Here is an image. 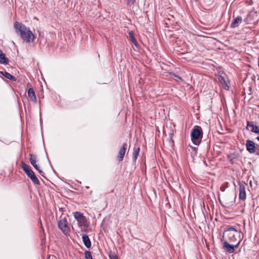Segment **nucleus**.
<instances>
[{
  "instance_id": "393cba45",
  "label": "nucleus",
  "mask_w": 259,
  "mask_h": 259,
  "mask_svg": "<svg viewBox=\"0 0 259 259\" xmlns=\"http://www.w3.org/2000/svg\"><path fill=\"white\" fill-rule=\"evenodd\" d=\"M225 89H226V90H228L229 89V86H226V87H225Z\"/></svg>"
},
{
  "instance_id": "423d86ee",
  "label": "nucleus",
  "mask_w": 259,
  "mask_h": 259,
  "mask_svg": "<svg viewBox=\"0 0 259 259\" xmlns=\"http://www.w3.org/2000/svg\"><path fill=\"white\" fill-rule=\"evenodd\" d=\"M73 214L74 217L77 221L80 226H85L87 220L85 216L83 215V214L79 211H75Z\"/></svg>"
},
{
  "instance_id": "aec40b11",
  "label": "nucleus",
  "mask_w": 259,
  "mask_h": 259,
  "mask_svg": "<svg viewBox=\"0 0 259 259\" xmlns=\"http://www.w3.org/2000/svg\"><path fill=\"white\" fill-rule=\"evenodd\" d=\"M85 259H93L92 253L90 251H85L84 252Z\"/></svg>"
},
{
  "instance_id": "2eb2a0df",
  "label": "nucleus",
  "mask_w": 259,
  "mask_h": 259,
  "mask_svg": "<svg viewBox=\"0 0 259 259\" xmlns=\"http://www.w3.org/2000/svg\"><path fill=\"white\" fill-rule=\"evenodd\" d=\"M9 63V59L5 57V54L0 50V63L7 64Z\"/></svg>"
},
{
  "instance_id": "f257e3e1",
  "label": "nucleus",
  "mask_w": 259,
  "mask_h": 259,
  "mask_svg": "<svg viewBox=\"0 0 259 259\" xmlns=\"http://www.w3.org/2000/svg\"><path fill=\"white\" fill-rule=\"evenodd\" d=\"M14 27L16 33L20 35L23 41L28 43L33 41L34 35L29 28L18 22L14 23Z\"/></svg>"
},
{
  "instance_id": "9b49d317",
  "label": "nucleus",
  "mask_w": 259,
  "mask_h": 259,
  "mask_svg": "<svg viewBox=\"0 0 259 259\" xmlns=\"http://www.w3.org/2000/svg\"><path fill=\"white\" fill-rule=\"evenodd\" d=\"M249 127H251V132L259 134V128L257 126L254 125L253 122H247L246 128L248 129Z\"/></svg>"
},
{
  "instance_id": "4be33fe9",
  "label": "nucleus",
  "mask_w": 259,
  "mask_h": 259,
  "mask_svg": "<svg viewBox=\"0 0 259 259\" xmlns=\"http://www.w3.org/2000/svg\"><path fill=\"white\" fill-rule=\"evenodd\" d=\"M109 258L110 259H118V257L114 254H110Z\"/></svg>"
},
{
  "instance_id": "dca6fc26",
  "label": "nucleus",
  "mask_w": 259,
  "mask_h": 259,
  "mask_svg": "<svg viewBox=\"0 0 259 259\" xmlns=\"http://www.w3.org/2000/svg\"><path fill=\"white\" fill-rule=\"evenodd\" d=\"M1 73L6 78L9 79L10 80H13V81H16V78L11 75L9 72L4 71H1Z\"/></svg>"
},
{
  "instance_id": "ddd939ff",
  "label": "nucleus",
  "mask_w": 259,
  "mask_h": 259,
  "mask_svg": "<svg viewBox=\"0 0 259 259\" xmlns=\"http://www.w3.org/2000/svg\"><path fill=\"white\" fill-rule=\"evenodd\" d=\"M82 241L85 246L90 248L91 246V242L89 236L87 234H83L82 236Z\"/></svg>"
},
{
  "instance_id": "20e7f679",
  "label": "nucleus",
  "mask_w": 259,
  "mask_h": 259,
  "mask_svg": "<svg viewBox=\"0 0 259 259\" xmlns=\"http://www.w3.org/2000/svg\"><path fill=\"white\" fill-rule=\"evenodd\" d=\"M58 226L60 230L65 234L67 235L70 232V227L67 219L66 217L61 218L58 223Z\"/></svg>"
},
{
  "instance_id": "6e6552de",
  "label": "nucleus",
  "mask_w": 259,
  "mask_h": 259,
  "mask_svg": "<svg viewBox=\"0 0 259 259\" xmlns=\"http://www.w3.org/2000/svg\"><path fill=\"white\" fill-rule=\"evenodd\" d=\"M239 199L240 200H244L246 199L245 187L247 186V184L244 182L241 181L239 182Z\"/></svg>"
},
{
  "instance_id": "b1692460",
  "label": "nucleus",
  "mask_w": 259,
  "mask_h": 259,
  "mask_svg": "<svg viewBox=\"0 0 259 259\" xmlns=\"http://www.w3.org/2000/svg\"><path fill=\"white\" fill-rule=\"evenodd\" d=\"M174 75L176 77H177L178 79H180V80H182V78H181L180 76H179L178 75H176L175 74H174Z\"/></svg>"
},
{
  "instance_id": "9d476101",
  "label": "nucleus",
  "mask_w": 259,
  "mask_h": 259,
  "mask_svg": "<svg viewBox=\"0 0 259 259\" xmlns=\"http://www.w3.org/2000/svg\"><path fill=\"white\" fill-rule=\"evenodd\" d=\"M127 145L126 143L123 144L121 147L120 148L118 156H117V160L119 161H122L123 160L124 156L125 155V151L127 148Z\"/></svg>"
},
{
  "instance_id": "a878e982",
  "label": "nucleus",
  "mask_w": 259,
  "mask_h": 259,
  "mask_svg": "<svg viewBox=\"0 0 259 259\" xmlns=\"http://www.w3.org/2000/svg\"><path fill=\"white\" fill-rule=\"evenodd\" d=\"M256 139L259 141V137H257Z\"/></svg>"
},
{
  "instance_id": "f3484780",
  "label": "nucleus",
  "mask_w": 259,
  "mask_h": 259,
  "mask_svg": "<svg viewBox=\"0 0 259 259\" xmlns=\"http://www.w3.org/2000/svg\"><path fill=\"white\" fill-rule=\"evenodd\" d=\"M139 151H140V147H138L137 148H136V147L134 148V151L133 154L132 158H133V161L135 162L136 161V160L137 159L139 153Z\"/></svg>"
},
{
  "instance_id": "5701e85b",
  "label": "nucleus",
  "mask_w": 259,
  "mask_h": 259,
  "mask_svg": "<svg viewBox=\"0 0 259 259\" xmlns=\"http://www.w3.org/2000/svg\"><path fill=\"white\" fill-rule=\"evenodd\" d=\"M235 155V154H231L230 155L229 157L230 158V160H232V158H235V157L234 156Z\"/></svg>"
},
{
  "instance_id": "412c9836",
  "label": "nucleus",
  "mask_w": 259,
  "mask_h": 259,
  "mask_svg": "<svg viewBox=\"0 0 259 259\" xmlns=\"http://www.w3.org/2000/svg\"><path fill=\"white\" fill-rule=\"evenodd\" d=\"M36 170L38 171L39 174H40L42 176V174H44V172L40 170L39 168V166L37 165V164H34V165H32Z\"/></svg>"
},
{
  "instance_id": "6ab92c4d",
  "label": "nucleus",
  "mask_w": 259,
  "mask_h": 259,
  "mask_svg": "<svg viewBox=\"0 0 259 259\" xmlns=\"http://www.w3.org/2000/svg\"><path fill=\"white\" fill-rule=\"evenodd\" d=\"M129 37L131 39V41L136 46L138 45V42L135 38L134 33L132 31H130L128 33Z\"/></svg>"
},
{
  "instance_id": "f8f14e48",
  "label": "nucleus",
  "mask_w": 259,
  "mask_h": 259,
  "mask_svg": "<svg viewBox=\"0 0 259 259\" xmlns=\"http://www.w3.org/2000/svg\"><path fill=\"white\" fill-rule=\"evenodd\" d=\"M242 21V18L241 16H238L235 18L231 24V28H236L239 26V24L241 23Z\"/></svg>"
},
{
  "instance_id": "0eeeda50",
  "label": "nucleus",
  "mask_w": 259,
  "mask_h": 259,
  "mask_svg": "<svg viewBox=\"0 0 259 259\" xmlns=\"http://www.w3.org/2000/svg\"><path fill=\"white\" fill-rule=\"evenodd\" d=\"M246 146L247 150L250 153L256 152L257 154H259V149L256 148L255 143L253 141L249 140H247Z\"/></svg>"
},
{
  "instance_id": "f03ea898",
  "label": "nucleus",
  "mask_w": 259,
  "mask_h": 259,
  "mask_svg": "<svg viewBox=\"0 0 259 259\" xmlns=\"http://www.w3.org/2000/svg\"><path fill=\"white\" fill-rule=\"evenodd\" d=\"M203 136L202 128L198 125L194 126L191 133V140L195 145H198Z\"/></svg>"
},
{
  "instance_id": "a211bd4d",
  "label": "nucleus",
  "mask_w": 259,
  "mask_h": 259,
  "mask_svg": "<svg viewBox=\"0 0 259 259\" xmlns=\"http://www.w3.org/2000/svg\"><path fill=\"white\" fill-rule=\"evenodd\" d=\"M30 162L32 165H34V164H36L37 162V156L35 154H30Z\"/></svg>"
},
{
  "instance_id": "39448f33",
  "label": "nucleus",
  "mask_w": 259,
  "mask_h": 259,
  "mask_svg": "<svg viewBox=\"0 0 259 259\" xmlns=\"http://www.w3.org/2000/svg\"><path fill=\"white\" fill-rule=\"evenodd\" d=\"M225 234L227 236L228 239L230 241H235L236 240V235L239 234L237 230L233 228L230 227L225 231Z\"/></svg>"
},
{
  "instance_id": "7ed1b4c3",
  "label": "nucleus",
  "mask_w": 259,
  "mask_h": 259,
  "mask_svg": "<svg viewBox=\"0 0 259 259\" xmlns=\"http://www.w3.org/2000/svg\"><path fill=\"white\" fill-rule=\"evenodd\" d=\"M22 168L23 170L26 174L27 176L31 179L32 182L35 185H39L40 182L36 177L34 172L32 171V170L30 168V167L26 164L25 163L22 162Z\"/></svg>"
},
{
  "instance_id": "1a4fd4ad",
  "label": "nucleus",
  "mask_w": 259,
  "mask_h": 259,
  "mask_svg": "<svg viewBox=\"0 0 259 259\" xmlns=\"http://www.w3.org/2000/svg\"><path fill=\"white\" fill-rule=\"evenodd\" d=\"M239 243L240 241L236 245H233L230 244L227 241H225L223 248L226 252L231 253L234 252L235 248H237L239 246Z\"/></svg>"
},
{
  "instance_id": "4468645a",
  "label": "nucleus",
  "mask_w": 259,
  "mask_h": 259,
  "mask_svg": "<svg viewBox=\"0 0 259 259\" xmlns=\"http://www.w3.org/2000/svg\"><path fill=\"white\" fill-rule=\"evenodd\" d=\"M28 96L31 98V100L34 103L37 102V99L35 96L34 91L32 88H29L28 90Z\"/></svg>"
}]
</instances>
